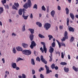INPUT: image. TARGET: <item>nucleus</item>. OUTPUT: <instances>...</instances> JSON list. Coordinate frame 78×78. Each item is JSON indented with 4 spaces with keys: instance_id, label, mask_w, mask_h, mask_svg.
<instances>
[{
    "instance_id": "obj_1",
    "label": "nucleus",
    "mask_w": 78,
    "mask_h": 78,
    "mask_svg": "<svg viewBox=\"0 0 78 78\" xmlns=\"http://www.w3.org/2000/svg\"><path fill=\"white\" fill-rule=\"evenodd\" d=\"M16 48L17 50L18 51H22V53L24 54V55H30L31 54V52L29 51V50H25L23 51V49H22L21 47L18 46Z\"/></svg>"
},
{
    "instance_id": "obj_2",
    "label": "nucleus",
    "mask_w": 78,
    "mask_h": 78,
    "mask_svg": "<svg viewBox=\"0 0 78 78\" xmlns=\"http://www.w3.org/2000/svg\"><path fill=\"white\" fill-rule=\"evenodd\" d=\"M32 4L31 2V0H28L27 3H26L25 5H24L23 6V7L25 9H27L28 8H31Z\"/></svg>"
},
{
    "instance_id": "obj_3",
    "label": "nucleus",
    "mask_w": 78,
    "mask_h": 78,
    "mask_svg": "<svg viewBox=\"0 0 78 78\" xmlns=\"http://www.w3.org/2000/svg\"><path fill=\"white\" fill-rule=\"evenodd\" d=\"M68 33L67 31H65L64 34V37H63L62 39H61L62 41H65L66 39H68Z\"/></svg>"
},
{
    "instance_id": "obj_4",
    "label": "nucleus",
    "mask_w": 78,
    "mask_h": 78,
    "mask_svg": "<svg viewBox=\"0 0 78 78\" xmlns=\"http://www.w3.org/2000/svg\"><path fill=\"white\" fill-rule=\"evenodd\" d=\"M50 27H51V24L48 23H45L44 26V27L45 28L46 30H48Z\"/></svg>"
},
{
    "instance_id": "obj_5",
    "label": "nucleus",
    "mask_w": 78,
    "mask_h": 78,
    "mask_svg": "<svg viewBox=\"0 0 78 78\" xmlns=\"http://www.w3.org/2000/svg\"><path fill=\"white\" fill-rule=\"evenodd\" d=\"M23 18H24V19H25V20H27V18H28V15L27 16H25V14L26 13V12L25 11H27V10H26V9H23Z\"/></svg>"
},
{
    "instance_id": "obj_6",
    "label": "nucleus",
    "mask_w": 78,
    "mask_h": 78,
    "mask_svg": "<svg viewBox=\"0 0 78 78\" xmlns=\"http://www.w3.org/2000/svg\"><path fill=\"white\" fill-rule=\"evenodd\" d=\"M45 67L46 70V74H48V73H50V72H52L51 70H50V68H49V67H48L47 65H45Z\"/></svg>"
},
{
    "instance_id": "obj_7",
    "label": "nucleus",
    "mask_w": 78,
    "mask_h": 78,
    "mask_svg": "<svg viewBox=\"0 0 78 78\" xmlns=\"http://www.w3.org/2000/svg\"><path fill=\"white\" fill-rule=\"evenodd\" d=\"M36 44L35 42L34 41H32L31 42V44L30 45V47L31 49H33L34 48V47H36Z\"/></svg>"
},
{
    "instance_id": "obj_8",
    "label": "nucleus",
    "mask_w": 78,
    "mask_h": 78,
    "mask_svg": "<svg viewBox=\"0 0 78 78\" xmlns=\"http://www.w3.org/2000/svg\"><path fill=\"white\" fill-rule=\"evenodd\" d=\"M41 44L42 45H43L44 51L45 53H46L47 51V48H46V46H45V43L41 42Z\"/></svg>"
},
{
    "instance_id": "obj_9",
    "label": "nucleus",
    "mask_w": 78,
    "mask_h": 78,
    "mask_svg": "<svg viewBox=\"0 0 78 78\" xmlns=\"http://www.w3.org/2000/svg\"><path fill=\"white\" fill-rule=\"evenodd\" d=\"M41 61L43 62H44L45 64H47V62L45 59L44 58V57H43V56L41 55Z\"/></svg>"
},
{
    "instance_id": "obj_10",
    "label": "nucleus",
    "mask_w": 78,
    "mask_h": 78,
    "mask_svg": "<svg viewBox=\"0 0 78 78\" xmlns=\"http://www.w3.org/2000/svg\"><path fill=\"white\" fill-rule=\"evenodd\" d=\"M54 51V48L52 47L51 46L50 47V49L49 50V52L50 53H53V52Z\"/></svg>"
},
{
    "instance_id": "obj_11",
    "label": "nucleus",
    "mask_w": 78,
    "mask_h": 78,
    "mask_svg": "<svg viewBox=\"0 0 78 78\" xmlns=\"http://www.w3.org/2000/svg\"><path fill=\"white\" fill-rule=\"evenodd\" d=\"M22 45L23 46V48H28V45L27 44L25 43H23Z\"/></svg>"
},
{
    "instance_id": "obj_12",
    "label": "nucleus",
    "mask_w": 78,
    "mask_h": 78,
    "mask_svg": "<svg viewBox=\"0 0 78 78\" xmlns=\"http://www.w3.org/2000/svg\"><path fill=\"white\" fill-rule=\"evenodd\" d=\"M29 37L30 41H33L34 39V35L33 34H30V35Z\"/></svg>"
},
{
    "instance_id": "obj_13",
    "label": "nucleus",
    "mask_w": 78,
    "mask_h": 78,
    "mask_svg": "<svg viewBox=\"0 0 78 78\" xmlns=\"http://www.w3.org/2000/svg\"><path fill=\"white\" fill-rule=\"evenodd\" d=\"M28 30L30 31L31 34H33L34 32V30L33 29L29 28L28 29Z\"/></svg>"
},
{
    "instance_id": "obj_14",
    "label": "nucleus",
    "mask_w": 78,
    "mask_h": 78,
    "mask_svg": "<svg viewBox=\"0 0 78 78\" xmlns=\"http://www.w3.org/2000/svg\"><path fill=\"white\" fill-rule=\"evenodd\" d=\"M64 71L66 73H68V72H69V68H66V67H65L64 68Z\"/></svg>"
},
{
    "instance_id": "obj_15",
    "label": "nucleus",
    "mask_w": 78,
    "mask_h": 78,
    "mask_svg": "<svg viewBox=\"0 0 78 78\" xmlns=\"http://www.w3.org/2000/svg\"><path fill=\"white\" fill-rule=\"evenodd\" d=\"M55 11L54 10H52L51 12V15L53 17H54V16H55Z\"/></svg>"
},
{
    "instance_id": "obj_16",
    "label": "nucleus",
    "mask_w": 78,
    "mask_h": 78,
    "mask_svg": "<svg viewBox=\"0 0 78 78\" xmlns=\"http://www.w3.org/2000/svg\"><path fill=\"white\" fill-rule=\"evenodd\" d=\"M70 17L71 18L72 20H74L75 19V16L73 13H70Z\"/></svg>"
},
{
    "instance_id": "obj_17",
    "label": "nucleus",
    "mask_w": 78,
    "mask_h": 78,
    "mask_svg": "<svg viewBox=\"0 0 78 78\" xmlns=\"http://www.w3.org/2000/svg\"><path fill=\"white\" fill-rule=\"evenodd\" d=\"M19 78H26V75L24 74H22V76H18Z\"/></svg>"
},
{
    "instance_id": "obj_18",
    "label": "nucleus",
    "mask_w": 78,
    "mask_h": 78,
    "mask_svg": "<svg viewBox=\"0 0 78 78\" xmlns=\"http://www.w3.org/2000/svg\"><path fill=\"white\" fill-rule=\"evenodd\" d=\"M69 30L70 31H72V32H74L75 31V29L73 28L72 27H70L69 28Z\"/></svg>"
},
{
    "instance_id": "obj_19",
    "label": "nucleus",
    "mask_w": 78,
    "mask_h": 78,
    "mask_svg": "<svg viewBox=\"0 0 78 78\" xmlns=\"http://www.w3.org/2000/svg\"><path fill=\"white\" fill-rule=\"evenodd\" d=\"M23 10L22 9H20L19 10L18 13L19 14V15H22V13L23 12Z\"/></svg>"
},
{
    "instance_id": "obj_20",
    "label": "nucleus",
    "mask_w": 78,
    "mask_h": 78,
    "mask_svg": "<svg viewBox=\"0 0 78 78\" xmlns=\"http://www.w3.org/2000/svg\"><path fill=\"white\" fill-rule=\"evenodd\" d=\"M16 66L17 65L16 64V63H13L12 64V67L13 69H15Z\"/></svg>"
},
{
    "instance_id": "obj_21",
    "label": "nucleus",
    "mask_w": 78,
    "mask_h": 78,
    "mask_svg": "<svg viewBox=\"0 0 78 78\" xmlns=\"http://www.w3.org/2000/svg\"><path fill=\"white\" fill-rule=\"evenodd\" d=\"M73 69L75 71V72H78V68H76L75 66H73Z\"/></svg>"
},
{
    "instance_id": "obj_22",
    "label": "nucleus",
    "mask_w": 78,
    "mask_h": 78,
    "mask_svg": "<svg viewBox=\"0 0 78 78\" xmlns=\"http://www.w3.org/2000/svg\"><path fill=\"white\" fill-rule=\"evenodd\" d=\"M36 24L37 25H38L39 27H42V24L41 23L39 22H37L36 23Z\"/></svg>"
},
{
    "instance_id": "obj_23",
    "label": "nucleus",
    "mask_w": 78,
    "mask_h": 78,
    "mask_svg": "<svg viewBox=\"0 0 78 78\" xmlns=\"http://www.w3.org/2000/svg\"><path fill=\"white\" fill-rule=\"evenodd\" d=\"M31 63L32 65H34H34H35V62H34V60L33 58H32L31 59Z\"/></svg>"
},
{
    "instance_id": "obj_24",
    "label": "nucleus",
    "mask_w": 78,
    "mask_h": 78,
    "mask_svg": "<svg viewBox=\"0 0 78 78\" xmlns=\"http://www.w3.org/2000/svg\"><path fill=\"white\" fill-rule=\"evenodd\" d=\"M1 2L2 3V5H4L5 7H6V5H4V4H5V3H6V0H2L1 1Z\"/></svg>"
},
{
    "instance_id": "obj_25",
    "label": "nucleus",
    "mask_w": 78,
    "mask_h": 78,
    "mask_svg": "<svg viewBox=\"0 0 78 78\" xmlns=\"http://www.w3.org/2000/svg\"><path fill=\"white\" fill-rule=\"evenodd\" d=\"M65 10L66 12V14L67 15L69 14V9L67 8H66Z\"/></svg>"
},
{
    "instance_id": "obj_26",
    "label": "nucleus",
    "mask_w": 78,
    "mask_h": 78,
    "mask_svg": "<svg viewBox=\"0 0 78 78\" xmlns=\"http://www.w3.org/2000/svg\"><path fill=\"white\" fill-rule=\"evenodd\" d=\"M38 36L39 37H40V38H45V36L41 34H38Z\"/></svg>"
},
{
    "instance_id": "obj_27",
    "label": "nucleus",
    "mask_w": 78,
    "mask_h": 78,
    "mask_svg": "<svg viewBox=\"0 0 78 78\" xmlns=\"http://www.w3.org/2000/svg\"><path fill=\"white\" fill-rule=\"evenodd\" d=\"M7 73H8V75H9V72L8 71H6L5 72V78H6V77H7Z\"/></svg>"
},
{
    "instance_id": "obj_28",
    "label": "nucleus",
    "mask_w": 78,
    "mask_h": 78,
    "mask_svg": "<svg viewBox=\"0 0 78 78\" xmlns=\"http://www.w3.org/2000/svg\"><path fill=\"white\" fill-rule=\"evenodd\" d=\"M39 72H41V70L43 71V70H44V67L42 68V67H41L40 69L38 70Z\"/></svg>"
},
{
    "instance_id": "obj_29",
    "label": "nucleus",
    "mask_w": 78,
    "mask_h": 78,
    "mask_svg": "<svg viewBox=\"0 0 78 78\" xmlns=\"http://www.w3.org/2000/svg\"><path fill=\"white\" fill-rule=\"evenodd\" d=\"M66 23L67 26H69V19L68 18H67V19Z\"/></svg>"
},
{
    "instance_id": "obj_30",
    "label": "nucleus",
    "mask_w": 78,
    "mask_h": 78,
    "mask_svg": "<svg viewBox=\"0 0 78 78\" xmlns=\"http://www.w3.org/2000/svg\"><path fill=\"white\" fill-rule=\"evenodd\" d=\"M55 67V64L54 63H53L51 65V68L52 69H54Z\"/></svg>"
},
{
    "instance_id": "obj_31",
    "label": "nucleus",
    "mask_w": 78,
    "mask_h": 78,
    "mask_svg": "<svg viewBox=\"0 0 78 78\" xmlns=\"http://www.w3.org/2000/svg\"><path fill=\"white\" fill-rule=\"evenodd\" d=\"M22 60H23V59L21 58H17V59L16 60V62H18L19 61H21Z\"/></svg>"
},
{
    "instance_id": "obj_32",
    "label": "nucleus",
    "mask_w": 78,
    "mask_h": 78,
    "mask_svg": "<svg viewBox=\"0 0 78 78\" xmlns=\"http://www.w3.org/2000/svg\"><path fill=\"white\" fill-rule=\"evenodd\" d=\"M73 41H74V37H71L70 39V42H72Z\"/></svg>"
},
{
    "instance_id": "obj_33",
    "label": "nucleus",
    "mask_w": 78,
    "mask_h": 78,
    "mask_svg": "<svg viewBox=\"0 0 78 78\" xmlns=\"http://www.w3.org/2000/svg\"><path fill=\"white\" fill-rule=\"evenodd\" d=\"M61 65H62V66H65L67 65V63L66 62H61L60 63Z\"/></svg>"
},
{
    "instance_id": "obj_34",
    "label": "nucleus",
    "mask_w": 78,
    "mask_h": 78,
    "mask_svg": "<svg viewBox=\"0 0 78 78\" xmlns=\"http://www.w3.org/2000/svg\"><path fill=\"white\" fill-rule=\"evenodd\" d=\"M56 41L58 43V44L59 45V48H60L61 46V44H60V43L59 42V41H58V40H56Z\"/></svg>"
},
{
    "instance_id": "obj_35",
    "label": "nucleus",
    "mask_w": 78,
    "mask_h": 78,
    "mask_svg": "<svg viewBox=\"0 0 78 78\" xmlns=\"http://www.w3.org/2000/svg\"><path fill=\"white\" fill-rule=\"evenodd\" d=\"M14 5L15 6H16V7H17V8H19V4L18 3H15Z\"/></svg>"
},
{
    "instance_id": "obj_36",
    "label": "nucleus",
    "mask_w": 78,
    "mask_h": 78,
    "mask_svg": "<svg viewBox=\"0 0 78 78\" xmlns=\"http://www.w3.org/2000/svg\"><path fill=\"white\" fill-rule=\"evenodd\" d=\"M12 8L13 9H16V10H18V9L17 8L16 6H15V5H13L12 6Z\"/></svg>"
},
{
    "instance_id": "obj_37",
    "label": "nucleus",
    "mask_w": 78,
    "mask_h": 78,
    "mask_svg": "<svg viewBox=\"0 0 78 78\" xmlns=\"http://www.w3.org/2000/svg\"><path fill=\"white\" fill-rule=\"evenodd\" d=\"M0 11L1 13H2L3 12V7L0 8Z\"/></svg>"
},
{
    "instance_id": "obj_38",
    "label": "nucleus",
    "mask_w": 78,
    "mask_h": 78,
    "mask_svg": "<svg viewBox=\"0 0 78 78\" xmlns=\"http://www.w3.org/2000/svg\"><path fill=\"white\" fill-rule=\"evenodd\" d=\"M48 37H49V40H51V39H52V38H53V36L50 35H48Z\"/></svg>"
},
{
    "instance_id": "obj_39",
    "label": "nucleus",
    "mask_w": 78,
    "mask_h": 78,
    "mask_svg": "<svg viewBox=\"0 0 78 78\" xmlns=\"http://www.w3.org/2000/svg\"><path fill=\"white\" fill-rule=\"evenodd\" d=\"M36 61H39V62H40V61H41V59H40L39 57H37V58H36Z\"/></svg>"
},
{
    "instance_id": "obj_40",
    "label": "nucleus",
    "mask_w": 78,
    "mask_h": 78,
    "mask_svg": "<svg viewBox=\"0 0 78 78\" xmlns=\"http://www.w3.org/2000/svg\"><path fill=\"white\" fill-rule=\"evenodd\" d=\"M52 47H55V43L53 42L51 44Z\"/></svg>"
},
{
    "instance_id": "obj_41",
    "label": "nucleus",
    "mask_w": 78,
    "mask_h": 78,
    "mask_svg": "<svg viewBox=\"0 0 78 78\" xmlns=\"http://www.w3.org/2000/svg\"><path fill=\"white\" fill-rule=\"evenodd\" d=\"M13 53L16 54V48H13Z\"/></svg>"
},
{
    "instance_id": "obj_42",
    "label": "nucleus",
    "mask_w": 78,
    "mask_h": 78,
    "mask_svg": "<svg viewBox=\"0 0 78 78\" xmlns=\"http://www.w3.org/2000/svg\"><path fill=\"white\" fill-rule=\"evenodd\" d=\"M34 9L35 8V9H37V5L35 4L34 5V6L33 7Z\"/></svg>"
},
{
    "instance_id": "obj_43",
    "label": "nucleus",
    "mask_w": 78,
    "mask_h": 78,
    "mask_svg": "<svg viewBox=\"0 0 78 78\" xmlns=\"http://www.w3.org/2000/svg\"><path fill=\"white\" fill-rule=\"evenodd\" d=\"M65 55V53H64V54H63V52H62V55H61L62 58H64V57Z\"/></svg>"
},
{
    "instance_id": "obj_44",
    "label": "nucleus",
    "mask_w": 78,
    "mask_h": 78,
    "mask_svg": "<svg viewBox=\"0 0 78 78\" xmlns=\"http://www.w3.org/2000/svg\"><path fill=\"white\" fill-rule=\"evenodd\" d=\"M41 8H42V9L43 10V11H45L46 10L45 8V7L44 6V5H43V6H42Z\"/></svg>"
},
{
    "instance_id": "obj_45",
    "label": "nucleus",
    "mask_w": 78,
    "mask_h": 78,
    "mask_svg": "<svg viewBox=\"0 0 78 78\" xmlns=\"http://www.w3.org/2000/svg\"><path fill=\"white\" fill-rule=\"evenodd\" d=\"M40 77L41 78H44V76L42 74H40Z\"/></svg>"
},
{
    "instance_id": "obj_46",
    "label": "nucleus",
    "mask_w": 78,
    "mask_h": 78,
    "mask_svg": "<svg viewBox=\"0 0 78 78\" xmlns=\"http://www.w3.org/2000/svg\"><path fill=\"white\" fill-rule=\"evenodd\" d=\"M25 25H24L22 29L23 31H24L25 30Z\"/></svg>"
},
{
    "instance_id": "obj_47",
    "label": "nucleus",
    "mask_w": 78,
    "mask_h": 78,
    "mask_svg": "<svg viewBox=\"0 0 78 78\" xmlns=\"http://www.w3.org/2000/svg\"><path fill=\"white\" fill-rule=\"evenodd\" d=\"M40 50L42 51V53H44V49L43 50V48H42V47H41V48H40Z\"/></svg>"
},
{
    "instance_id": "obj_48",
    "label": "nucleus",
    "mask_w": 78,
    "mask_h": 78,
    "mask_svg": "<svg viewBox=\"0 0 78 78\" xmlns=\"http://www.w3.org/2000/svg\"><path fill=\"white\" fill-rule=\"evenodd\" d=\"M61 44L62 46H64V47H66V44H64V43H62Z\"/></svg>"
},
{
    "instance_id": "obj_49",
    "label": "nucleus",
    "mask_w": 78,
    "mask_h": 78,
    "mask_svg": "<svg viewBox=\"0 0 78 78\" xmlns=\"http://www.w3.org/2000/svg\"><path fill=\"white\" fill-rule=\"evenodd\" d=\"M59 28L60 30L62 29V28H63V26H60Z\"/></svg>"
},
{
    "instance_id": "obj_50",
    "label": "nucleus",
    "mask_w": 78,
    "mask_h": 78,
    "mask_svg": "<svg viewBox=\"0 0 78 78\" xmlns=\"http://www.w3.org/2000/svg\"><path fill=\"white\" fill-rule=\"evenodd\" d=\"M12 36H17V35L14 33H12Z\"/></svg>"
},
{
    "instance_id": "obj_51",
    "label": "nucleus",
    "mask_w": 78,
    "mask_h": 78,
    "mask_svg": "<svg viewBox=\"0 0 78 78\" xmlns=\"http://www.w3.org/2000/svg\"><path fill=\"white\" fill-rule=\"evenodd\" d=\"M58 10H61V7L59 6H58Z\"/></svg>"
},
{
    "instance_id": "obj_52",
    "label": "nucleus",
    "mask_w": 78,
    "mask_h": 78,
    "mask_svg": "<svg viewBox=\"0 0 78 78\" xmlns=\"http://www.w3.org/2000/svg\"><path fill=\"white\" fill-rule=\"evenodd\" d=\"M55 76L56 77V78H58V74H56L55 75Z\"/></svg>"
},
{
    "instance_id": "obj_53",
    "label": "nucleus",
    "mask_w": 78,
    "mask_h": 78,
    "mask_svg": "<svg viewBox=\"0 0 78 78\" xmlns=\"http://www.w3.org/2000/svg\"><path fill=\"white\" fill-rule=\"evenodd\" d=\"M35 74V71L34 70V69L32 70V74L33 75H34V74Z\"/></svg>"
},
{
    "instance_id": "obj_54",
    "label": "nucleus",
    "mask_w": 78,
    "mask_h": 78,
    "mask_svg": "<svg viewBox=\"0 0 78 78\" xmlns=\"http://www.w3.org/2000/svg\"><path fill=\"white\" fill-rule=\"evenodd\" d=\"M15 68L16 70H20V68H19V67H18L16 66V67Z\"/></svg>"
},
{
    "instance_id": "obj_55",
    "label": "nucleus",
    "mask_w": 78,
    "mask_h": 78,
    "mask_svg": "<svg viewBox=\"0 0 78 78\" xmlns=\"http://www.w3.org/2000/svg\"><path fill=\"white\" fill-rule=\"evenodd\" d=\"M34 54L35 55V56H37V54H36V51H34Z\"/></svg>"
},
{
    "instance_id": "obj_56",
    "label": "nucleus",
    "mask_w": 78,
    "mask_h": 78,
    "mask_svg": "<svg viewBox=\"0 0 78 78\" xmlns=\"http://www.w3.org/2000/svg\"><path fill=\"white\" fill-rule=\"evenodd\" d=\"M54 69H55V70H58V67L57 66H55Z\"/></svg>"
},
{
    "instance_id": "obj_57",
    "label": "nucleus",
    "mask_w": 78,
    "mask_h": 78,
    "mask_svg": "<svg viewBox=\"0 0 78 78\" xmlns=\"http://www.w3.org/2000/svg\"><path fill=\"white\" fill-rule=\"evenodd\" d=\"M30 17L31 18V19H32V18H33V14L32 13H31L30 14Z\"/></svg>"
},
{
    "instance_id": "obj_58",
    "label": "nucleus",
    "mask_w": 78,
    "mask_h": 78,
    "mask_svg": "<svg viewBox=\"0 0 78 78\" xmlns=\"http://www.w3.org/2000/svg\"><path fill=\"white\" fill-rule=\"evenodd\" d=\"M2 61L3 63H5V59H4V58H2Z\"/></svg>"
},
{
    "instance_id": "obj_59",
    "label": "nucleus",
    "mask_w": 78,
    "mask_h": 78,
    "mask_svg": "<svg viewBox=\"0 0 78 78\" xmlns=\"http://www.w3.org/2000/svg\"><path fill=\"white\" fill-rule=\"evenodd\" d=\"M56 54H58L59 55V56H60V55H61L60 52H59V51L57 52Z\"/></svg>"
},
{
    "instance_id": "obj_60",
    "label": "nucleus",
    "mask_w": 78,
    "mask_h": 78,
    "mask_svg": "<svg viewBox=\"0 0 78 78\" xmlns=\"http://www.w3.org/2000/svg\"><path fill=\"white\" fill-rule=\"evenodd\" d=\"M47 12H48V11H49V7H48V6L47 7Z\"/></svg>"
},
{
    "instance_id": "obj_61",
    "label": "nucleus",
    "mask_w": 78,
    "mask_h": 78,
    "mask_svg": "<svg viewBox=\"0 0 78 78\" xmlns=\"http://www.w3.org/2000/svg\"><path fill=\"white\" fill-rule=\"evenodd\" d=\"M68 57L69 59H70V55H68Z\"/></svg>"
},
{
    "instance_id": "obj_62",
    "label": "nucleus",
    "mask_w": 78,
    "mask_h": 78,
    "mask_svg": "<svg viewBox=\"0 0 78 78\" xmlns=\"http://www.w3.org/2000/svg\"><path fill=\"white\" fill-rule=\"evenodd\" d=\"M6 8L7 9H9V6H8V5H6Z\"/></svg>"
},
{
    "instance_id": "obj_63",
    "label": "nucleus",
    "mask_w": 78,
    "mask_h": 78,
    "mask_svg": "<svg viewBox=\"0 0 78 78\" xmlns=\"http://www.w3.org/2000/svg\"><path fill=\"white\" fill-rule=\"evenodd\" d=\"M75 17L76 18H77V19H78V15H76L75 16Z\"/></svg>"
},
{
    "instance_id": "obj_64",
    "label": "nucleus",
    "mask_w": 78,
    "mask_h": 78,
    "mask_svg": "<svg viewBox=\"0 0 78 78\" xmlns=\"http://www.w3.org/2000/svg\"><path fill=\"white\" fill-rule=\"evenodd\" d=\"M76 1L77 2L76 3V4H78V0H76Z\"/></svg>"
}]
</instances>
